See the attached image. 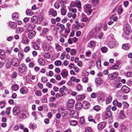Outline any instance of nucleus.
<instances>
[{"label": "nucleus", "mask_w": 132, "mask_h": 132, "mask_svg": "<svg viewBox=\"0 0 132 132\" xmlns=\"http://www.w3.org/2000/svg\"><path fill=\"white\" fill-rule=\"evenodd\" d=\"M70 79L71 81L77 83L79 82L80 81L79 79H77L76 78L73 76L71 77Z\"/></svg>", "instance_id": "22"}, {"label": "nucleus", "mask_w": 132, "mask_h": 132, "mask_svg": "<svg viewBox=\"0 0 132 132\" xmlns=\"http://www.w3.org/2000/svg\"><path fill=\"white\" fill-rule=\"evenodd\" d=\"M73 41H77L78 40L77 38L76 37H73L72 39L69 38L68 40V41H72V40Z\"/></svg>", "instance_id": "57"}, {"label": "nucleus", "mask_w": 132, "mask_h": 132, "mask_svg": "<svg viewBox=\"0 0 132 132\" xmlns=\"http://www.w3.org/2000/svg\"><path fill=\"white\" fill-rule=\"evenodd\" d=\"M85 122V120L83 117H81L80 119V123L81 125L83 124Z\"/></svg>", "instance_id": "54"}, {"label": "nucleus", "mask_w": 132, "mask_h": 132, "mask_svg": "<svg viewBox=\"0 0 132 132\" xmlns=\"http://www.w3.org/2000/svg\"><path fill=\"white\" fill-rule=\"evenodd\" d=\"M82 106L85 109H87L89 106V103L87 101L84 102L82 104Z\"/></svg>", "instance_id": "18"}, {"label": "nucleus", "mask_w": 132, "mask_h": 132, "mask_svg": "<svg viewBox=\"0 0 132 132\" xmlns=\"http://www.w3.org/2000/svg\"><path fill=\"white\" fill-rule=\"evenodd\" d=\"M5 106V102L4 101L0 102V107L1 109H2L4 108Z\"/></svg>", "instance_id": "41"}, {"label": "nucleus", "mask_w": 132, "mask_h": 132, "mask_svg": "<svg viewBox=\"0 0 132 132\" xmlns=\"http://www.w3.org/2000/svg\"><path fill=\"white\" fill-rule=\"evenodd\" d=\"M11 63L13 66L16 67L19 64V60L17 59H13L12 60Z\"/></svg>", "instance_id": "5"}, {"label": "nucleus", "mask_w": 132, "mask_h": 132, "mask_svg": "<svg viewBox=\"0 0 132 132\" xmlns=\"http://www.w3.org/2000/svg\"><path fill=\"white\" fill-rule=\"evenodd\" d=\"M23 31V29L22 28L18 27L16 29V32L19 34L22 33Z\"/></svg>", "instance_id": "32"}, {"label": "nucleus", "mask_w": 132, "mask_h": 132, "mask_svg": "<svg viewBox=\"0 0 132 132\" xmlns=\"http://www.w3.org/2000/svg\"><path fill=\"white\" fill-rule=\"evenodd\" d=\"M35 93V95L37 96H40L42 95L41 92L39 90L36 91Z\"/></svg>", "instance_id": "53"}, {"label": "nucleus", "mask_w": 132, "mask_h": 132, "mask_svg": "<svg viewBox=\"0 0 132 132\" xmlns=\"http://www.w3.org/2000/svg\"><path fill=\"white\" fill-rule=\"evenodd\" d=\"M118 74L117 72H115L109 75L108 77L110 79H112L116 77L118 75Z\"/></svg>", "instance_id": "8"}, {"label": "nucleus", "mask_w": 132, "mask_h": 132, "mask_svg": "<svg viewBox=\"0 0 132 132\" xmlns=\"http://www.w3.org/2000/svg\"><path fill=\"white\" fill-rule=\"evenodd\" d=\"M126 76L128 77H132V72H128L126 74Z\"/></svg>", "instance_id": "55"}, {"label": "nucleus", "mask_w": 132, "mask_h": 132, "mask_svg": "<svg viewBox=\"0 0 132 132\" xmlns=\"http://www.w3.org/2000/svg\"><path fill=\"white\" fill-rule=\"evenodd\" d=\"M105 123L104 122H101L97 126L98 129L99 130H102L105 126Z\"/></svg>", "instance_id": "10"}, {"label": "nucleus", "mask_w": 132, "mask_h": 132, "mask_svg": "<svg viewBox=\"0 0 132 132\" xmlns=\"http://www.w3.org/2000/svg\"><path fill=\"white\" fill-rule=\"evenodd\" d=\"M120 114L119 117L120 119H123L125 117V115L123 113V110H121L120 111Z\"/></svg>", "instance_id": "28"}, {"label": "nucleus", "mask_w": 132, "mask_h": 132, "mask_svg": "<svg viewBox=\"0 0 132 132\" xmlns=\"http://www.w3.org/2000/svg\"><path fill=\"white\" fill-rule=\"evenodd\" d=\"M37 126L35 124L31 123L29 126V127L30 129H34L36 128Z\"/></svg>", "instance_id": "37"}, {"label": "nucleus", "mask_w": 132, "mask_h": 132, "mask_svg": "<svg viewBox=\"0 0 132 132\" xmlns=\"http://www.w3.org/2000/svg\"><path fill=\"white\" fill-rule=\"evenodd\" d=\"M95 82L97 84L100 85L103 83V81L100 78H98L95 79Z\"/></svg>", "instance_id": "17"}, {"label": "nucleus", "mask_w": 132, "mask_h": 132, "mask_svg": "<svg viewBox=\"0 0 132 132\" xmlns=\"http://www.w3.org/2000/svg\"><path fill=\"white\" fill-rule=\"evenodd\" d=\"M82 106L81 103L80 102H78L76 103L75 105L76 109L78 110L81 109Z\"/></svg>", "instance_id": "11"}, {"label": "nucleus", "mask_w": 132, "mask_h": 132, "mask_svg": "<svg viewBox=\"0 0 132 132\" xmlns=\"http://www.w3.org/2000/svg\"><path fill=\"white\" fill-rule=\"evenodd\" d=\"M106 94L103 93H99L97 95V98L98 101L101 102H103L104 101V97H105Z\"/></svg>", "instance_id": "2"}, {"label": "nucleus", "mask_w": 132, "mask_h": 132, "mask_svg": "<svg viewBox=\"0 0 132 132\" xmlns=\"http://www.w3.org/2000/svg\"><path fill=\"white\" fill-rule=\"evenodd\" d=\"M61 14L62 15H65L67 11L64 8L61 9Z\"/></svg>", "instance_id": "49"}, {"label": "nucleus", "mask_w": 132, "mask_h": 132, "mask_svg": "<svg viewBox=\"0 0 132 132\" xmlns=\"http://www.w3.org/2000/svg\"><path fill=\"white\" fill-rule=\"evenodd\" d=\"M36 34V32L34 31H32L28 34V37L30 39H31L32 37L34 36Z\"/></svg>", "instance_id": "21"}, {"label": "nucleus", "mask_w": 132, "mask_h": 132, "mask_svg": "<svg viewBox=\"0 0 132 132\" xmlns=\"http://www.w3.org/2000/svg\"><path fill=\"white\" fill-rule=\"evenodd\" d=\"M88 78L87 77H85L82 79V81L84 83H87L88 82Z\"/></svg>", "instance_id": "63"}, {"label": "nucleus", "mask_w": 132, "mask_h": 132, "mask_svg": "<svg viewBox=\"0 0 132 132\" xmlns=\"http://www.w3.org/2000/svg\"><path fill=\"white\" fill-rule=\"evenodd\" d=\"M26 13V14L30 16H31L33 14V12L31 10H27Z\"/></svg>", "instance_id": "34"}, {"label": "nucleus", "mask_w": 132, "mask_h": 132, "mask_svg": "<svg viewBox=\"0 0 132 132\" xmlns=\"http://www.w3.org/2000/svg\"><path fill=\"white\" fill-rule=\"evenodd\" d=\"M101 51L103 53H106L108 51V48L105 47H104L101 48Z\"/></svg>", "instance_id": "48"}, {"label": "nucleus", "mask_w": 132, "mask_h": 132, "mask_svg": "<svg viewBox=\"0 0 132 132\" xmlns=\"http://www.w3.org/2000/svg\"><path fill=\"white\" fill-rule=\"evenodd\" d=\"M111 109V105L107 106L106 109V112H111L110 110Z\"/></svg>", "instance_id": "64"}, {"label": "nucleus", "mask_w": 132, "mask_h": 132, "mask_svg": "<svg viewBox=\"0 0 132 132\" xmlns=\"http://www.w3.org/2000/svg\"><path fill=\"white\" fill-rule=\"evenodd\" d=\"M123 105V108H127L129 106V104L126 102H122Z\"/></svg>", "instance_id": "51"}, {"label": "nucleus", "mask_w": 132, "mask_h": 132, "mask_svg": "<svg viewBox=\"0 0 132 132\" xmlns=\"http://www.w3.org/2000/svg\"><path fill=\"white\" fill-rule=\"evenodd\" d=\"M88 46L89 47L92 48L95 46V43L94 42H90L88 44Z\"/></svg>", "instance_id": "31"}, {"label": "nucleus", "mask_w": 132, "mask_h": 132, "mask_svg": "<svg viewBox=\"0 0 132 132\" xmlns=\"http://www.w3.org/2000/svg\"><path fill=\"white\" fill-rule=\"evenodd\" d=\"M77 89L78 91H80L82 89V86L79 84H78L77 86Z\"/></svg>", "instance_id": "62"}, {"label": "nucleus", "mask_w": 132, "mask_h": 132, "mask_svg": "<svg viewBox=\"0 0 132 132\" xmlns=\"http://www.w3.org/2000/svg\"><path fill=\"white\" fill-rule=\"evenodd\" d=\"M9 25L10 27L13 28H15L16 27V24L14 22H9Z\"/></svg>", "instance_id": "24"}, {"label": "nucleus", "mask_w": 132, "mask_h": 132, "mask_svg": "<svg viewBox=\"0 0 132 132\" xmlns=\"http://www.w3.org/2000/svg\"><path fill=\"white\" fill-rule=\"evenodd\" d=\"M67 90V88L65 86H63L59 90V92L61 93H63L64 91Z\"/></svg>", "instance_id": "25"}, {"label": "nucleus", "mask_w": 132, "mask_h": 132, "mask_svg": "<svg viewBox=\"0 0 132 132\" xmlns=\"http://www.w3.org/2000/svg\"><path fill=\"white\" fill-rule=\"evenodd\" d=\"M48 30L46 28L44 29L43 31L42 34L43 35H45L47 34V31Z\"/></svg>", "instance_id": "58"}, {"label": "nucleus", "mask_w": 132, "mask_h": 132, "mask_svg": "<svg viewBox=\"0 0 132 132\" xmlns=\"http://www.w3.org/2000/svg\"><path fill=\"white\" fill-rule=\"evenodd\" d=\"M126 34L127 35H129L131 32V30L129 25H127L126 27L124 29Z\"/></svg>", "instance_id": "9"}, {"label": "nucleus", "mask_w": 132, "mask_h": 132, "mask_svg": "<svg viewBox=\"0 0 132 132\" xmlns=\"http://www.w3.org/2000/svg\"><path fill=\"white\" fill-rule=\"evenodd\" d=\"M110 19L114 21H116L118 19V18L117 16H114L113 15H112L110 17Z\"/></svg>", "instance_id": "50"}, {"label": "nucleus", "mask_w": 132, "mask_h": 132, "mask_svg": "<svg viewBox=\"0 0 132 132\" xmlns=\"http://www.w3.org/2000/svg\"><path fill=\"white\" fill-rule=\"evenodd\" d=\"M85 98V96L84 95H78L77 97L78 99L81 101L83 100Z\"/></svg>", "instance_id": "33"}, {"label": "nucleus", "mask_w": 132, "mask_h": 132, "mask_svg": "<svg viewBox=\"0 0 132 132\" xmlns=\"http://www.w3.org/2000/svg\"><path fill=\"white\" fill-rule=\"evenodd\" d=\"M55 48L57 51H61L62 49V47L60 46L59 44H55Z\"/></svg>", "instance_id": "40"}, {"label": "nucleus", "mask_w": 132, "mask_h": 132, "mask_svg": "<svg viewBox=\"0 0 132 132\" xmlns=\"http://www.w3.org/2000/svg\"><path fill=\"white\" fill-rule=\"evenodd\" d=\"M128 130L127 128L123 125H121L119 129L120 132H126Z\"/></svg>", "instance_id": "12"}, {"label": "nucleus", "mask_w": 132, "mask_h": 132, "mask_svg": "<svg viewBox=\"0 0 132 132\" xmlns=\"http://www.w3.org/2000/svg\"><path fill=\"white\" fill-rule=\"evenodd\" d=\"M77 124V121L75 120H72L70 121V125L73 126H75Z\"/></svg>", "instance_id": "35"}, {"label": "nucleus", "mask_w": 132, "mask_h": 132, "mask_svg": "<svg viewBox=\"0 0 132 132\" xmlns=\"http://www.w3.org/2000/svg\"><path fill=\"white\" fill-rule=\"evenodd\" d=\"M35 66V64L33 62H30L29 63L28 66L29 68H32Z\"/></svg>", "instance_id": "61"}, {"label": "nucleus", "mask_w": 132, "mask_h": 132, "mask_svg": "<svg viewBox=\"0 0 132 132\" xmlns=\"http://www.w3.org/2000/svg\"><path fill=\"white\" fill-rule=\"evenodd\" d=\"M70 114L71 117L73 118H76L78 117V113L76 111L72 110L70 112Z\"/></svg>", "instance_id": "6"}, {"label": "nucleus", "mask_w": 132, "mask_h": 132, "mask_svg": "<svg viewBox=\"0 0 132 132\" xmlns=\"http://www.w3.org/2000/svg\"><path fill=\"white\" fill-rule=\"evenodd\" d=\"M121 89L126 93H128L130 91V88L126 85L123 86L121 88Z\"/></svg>", "instance_id": "7"}, {"label": "nucleus", "mask_w": 132, "mask_h": 132, "mask_svg": "<svg viewBox=\"0 0 132 132\" xmlns=\"http://www.w3.org/2000/svg\"><path fill=\"white\" fill-rule=\"evenodd\" d=\"M27 67L24 64H22L20 65L18 68L19 73H22L24 72H26L27 71Z\"/></svg>", "instance_id": "1"}, {"label": "nucleus", "mask_w": 132, "mask_h": 132, "mask_svg": "<svg viewBox=\"0 0 132 132\" xmlns=\"http://www.w3.org/2000/svg\"><path fill=\"white\" fill-rule=\"evenodd\" d=\"M11 62L8 60L7 61L6 64V67L8 68H9L11 66Z\"/></svg>", "instance_id": "45"}, {"label": "nucleus", "mask_w": 132, "mask_h": 132, "mask_svg": "<svg viewBox=\"0 0 132 132\" xmlns=\"http://www.w3.org/2000/svg\"><path fill=\"white\" fill-rule=\"evenodd\" d=\"M54 64L56 66H59L62 64L61 61L59 60H57L55 61L54 62Z\"/></svg>", "instance_id": "30"}, {"label": "nucleus", "mask_w": 132, "mask_h": 132, "mask_svg": "<svg viewBox=\"0 0 132 132\" xmlns=\"http://www.w3.org/2000/svg\"><path fill=\"white\" fill-rule=\"evenodd\" d=\"M102 27V25L100 24L98 26H97L95 27V32L97 34L99 32Z\"/></svg>", "instance_id": "19"}, {"label": "nucleus", "mask_w": 132, "mask_h": 132, "mask_svg": "<svg viewBox=\"0 0 132 132\" xmlns=\"http://www.w3.org/2000/svg\"><path fill=\"white\" fill-rule=\"evenodd\" d=\"M38 62L40 65H44L45 63V60L42 58H40L38 60Z\"/></svg>", "instance_id": "16"}, {"label": "nucleus", "mask_w": 132, "mask_h": 132, "mask_svg": "<svg viewBox=\"0 0 132 132\" xmlns=\"http://www.w3.org/2000/svg\"><path fill=\"white\" fill-rule=\"evenodd\" d=\"M119 67L118 65L115 64L114 65L110 67V68L111 69H117Z\"/></svg>", "instance_id": "44"}, {"label": "nucleus", "mask_w": 132, "mask_h": 132, "mask_svg": "<svg viewBox=\"0 0 132 132\" xmlns=\"http://www.w3.org/2000/svg\"><path fill=\"white\" fill-rule=\"evenodd\" d=\"M19 88V85L16 84H13L12 87V89L14 91L17 90Z\"/></svg>", "instance_id": "27"}, {"label": "nucleus", "mask_w": 132, "mask_h": 132, "mask_svg": "<svg viewBox=\"0 0 132 132\" xmlns=\"http://www.w3.org/2000/svg\"><path fill=\"white\" fill-rule=\"evenodd\" d=\"M57 14V12L55 11H54L53 9H51L49 11V14L50 15H52L53 16H56Z\"/></svg>", "instance_id": "15"}, {"label": "nucleus", "mask_w": 132, "mask_h": 132, "mask_svg": "<svg viewBox=\"0 0 132 132\" xmlns=\"http://www.w3.org/2000/svg\"><path fill=\"white\" fill-rule=\"evenodd\" d=\"M93 109L96 111H98L100 109V107L98 105L95 106L93 107Z\"/></svg>", "instance_id": "43"}, {"label": "nucleus", "mask_w": 132, "mask_h": 132, "mask_svg": "<svg viewBox=\"0 0 132 132\" xmlns=\"http://www.w3.org/2000/svg\"><path fill=\"white\" fill-rule=\"evenodd\" d=\"M31 19L32 21L34 23H37L38 21V18L36 16H33L31 18Z\"/></svg>", "instance_id": "20"}, {"label": "nucleus", "mask_w": 132, "mask_h": 132, "mask_svg": "<svg viewBox=\"0 0 132 132\" xmlns=\"http://www.w3.org/2000/svg\"><path fill=\"white\" fill-rule=\"evenodd\" d=\"M5 53L4 51L2 50H0V58L2 59L3 57V55Z\"/></svg>", "instance_id": "38"}, {"label": "nucleus", "mask_w": 132, "mask_h": 132, "mask_svg": "<svg viewBox=\"0 0 132 132\" xmlns=\"http://www.w3.org/2000/svg\"><path fill=\"white\" fill-rule=\"evenodd\" d=\"M12 18L13 19H16L18 17L19 14L17 13H14L12 14Z\"/></svg>", "instance_id": "29"}, {"label": "nucleus", "mask_w": 132, "mask_h": 132, "mask_svg": "<svg viewBox=\"0 0 132 132\" xmlns=\"http://www.w3.org/2000/svg\"><path fill=\"white\" fill-rule=\"evenodd\" d=\"M12 111L13 114L14 115H17L20 112L19 107L17 106H15L13 108Z\"/></svg>", "instance_id": "4"}, {"label": "nucleus", "mask_w": 132, "mask_h": 132, "mask_svg": "<svg viewBox=\"0 0 132 132\" xmlns=\"http://www.w3.org/2000/svg\"><path fill=\"white\" fill-rule=\"evenodd\" d=\"M112 97L111 96L109 97L106 100V104L110 103L112 101Z\"/></svg>", "instance_id": "26"}, {"label": "nucleus", "mask_w": 132, "mask_h": 132, "mask_svg": "<svg viewBox=\"0 0 132 132\" xmlns=\"http://www.w3.org/2000/svg\"><path fill=\"white\" fill-rule=\"evenodd\" d=\"M50 54L48 53H46L44 55V58L47 59H48L50 57Z\"/></svg>", "instance_id": "47"}, {"label": "nucleus", "mask_w": 132, "mask_h": 132, "mask_svg": "<svg viewBox=\"0 0 132 132\" xmlns=\"http://www.w3.org/2000/svg\"><path fill=\"white\" fill-rule=\"evenodd\" d=\"M122 48L123 49L126 50H128L129 48V46L126 44H123L122 46Z\"/></svg>", "instance_id": "39"}, {"label": "nucleus", "mask_w": 132, "mask_h": 132, "mask_svg": "<svg viewBox=\"0 0 132 132\" xmlns=\"http://www.w3.org/2000/svg\"><path fill=\"white\" fill-rule=\"evenodd\" d=\"M75 103V101L73 99L69 100L67 103V106L69 108H72L73 107Z\"/></svg>", "instance_id": "3"}, {"label": "nucleus", "mask_w": 132, "mask_h": 132, "mask_svg": "<svg viewBox=\"0 0 132 132\" xmlns=\"http://www.w3.org/2000/svg\"><path fill=\"white\" fill-rule=\"evenodd\" d=\"M20 92L22 94H26L28 93V90L26 89L23 88H22L20 89Z\"/></svg>", "instance_id": "23"}, {"label": "nucleus", "mask_w": 132, "mask_h": 132, "mask_svg": "<svg viewBox=\"0 0 132 132\" xmlns=\"http://www.w3.org/2000/svg\"><path fill=\"white\" fill-rule=\"evenodd\" d=\"M11 108L9 107L7 108L6 110V114L9 115L10 113Z\"/></svg>", "instance_id": "52"}, {"label": "nucleus", "mask_w": 132, "mask_h": 132, "mask_svg": "<svg viewBox=\"0 0 132 132\" xmlns=\"http://www.w3.org/2000/svg\"><path fill=\"white\" fill-rule=\"evenodd\" d=\"M25 111H20L18 114L19 117L20 118H24L26 117Z\"/></svg>", "instance_id": "14"}, {"label": "nucleus", "mask_w": 132, "mask_h": 132, "mask_svg": "<svg viewBox=\"0 0 132 132\" xmlns=\"http://www.w3.org/2000/svg\"><path fill=\"white\" fill-rule=\"evenodd\" d=\"M57 26L59 27L62 31L63 30L65 29V27L63 24L59 23L57 24Z\"/></svg>", "instance_id": "42"}, {"label": "nucleus", "mask_w": 132, "mask_h": 132, "mask_svg": "<svg viewBox=\"0 0 132 132\" xmlns=\"http://www.w3.org/2000/svg\"><path fill=\"white\" fill-rule=\"evenodd\" d=\"M76 5L77 7L78 8H80L81 7V5L80 2L78 0L77 2Z\"/></svg>", "instance_id": "59"}, {"label": "nucleus", "mask_w": 132, "mask_h": 132, "mask_svg": "<svg viewBox=\"0 0 132 132\" xmlns=\"http://www.w3.org/2000/svg\"><path fill=\"white\" fill-rule=\"evenodd\" d=\"M61 75L63 77H65L68 75L67 72L64 70H63L62 72Z\"/></svg>", "instance_id": "46"}, {"label": "nucleus", "mask_w": 132, "mask_h": 132, "mask_svg": "<svg viewBox=\"0 0 132 132\" xmlns=\"http://www.w3.org/2000/svg\"><path fill=\"white\" fill-rule=\"evenodd\" d=\"M41 80L43 82L46 83L48 81L47 78L46 77H42L41 78Z\"/></svg>", "instance_id": "60"}, {"label": "nucleus", "mask_w": 132, "mask_h": 132, "mask_svg": "<svg viewBox=\"0 0 132 132\" xmlns=\"http://www.w3.org/2000/svg\"><path fill=\"white\" fill-rule=\"evenodd\" d=\"M85 131L86 132H91L92 130L90 128L87 127L85 128Z\"/></svg>", "instance_id": "56"}, {"label": "nucleus", "mask_w": 132, "mask_h": 132, "mask_svg": "<svg viewBox=\"0 0 132 132\" xmlns=\"http://www.w3.org/2000/svg\"><path fill=\"white\" fill-rule=\"evenodd\" d=\"M112 114L111 112H106L105 116L106 118H108L111 116Z\"/></svg>", "instance_id": "36"}, {"label": "nucleus", "mask_w": 132, "mask_h": 132, "mask_svg": "<svg viewBox=\"0 0 132 132\" xmlns=\"http://www.w3.org/2000/svg\"><path fill=\"white\" fill-rule=\"evenodd\" d=\"M34 24H30L27 27L26 29L27 32H29L32 30L35 27Z\"/></svg>", "instance_id": "13"}]
</instances>
